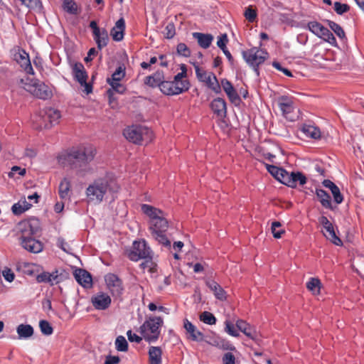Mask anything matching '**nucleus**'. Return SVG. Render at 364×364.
I'll use <instances>...</instances> for the list:
<instances>
[{
    "mask_svg": "<svg viewBox=\"0 0 364 364\" xmlns=\"http://www.w3.org/2000/svg\"><path fill=\"white\" fill-rule=\"evenodd\" d=\"M267 169L275 179L283 184L287 173L285 169L274 165H267Z\"/></svg>",
    "mask_w": 364,
    "mask_h": 364,
    "instance_id": "obj_36",
    "label": "nucleus"
},
{
    "mask_svg": "<svg viewBox=\"0 0 364 364\" xmlns=\"http://www.w3.org/2000/svg\"><path fill=\"white\" fill-rule=\"evenodd\" d=\"M350 6L346 4H341L338 1L334 3V10L339 15L348 12Z\"/></svg>",
    "mask_w": 364,
    "mask_h": 364,
    "instance_id": "obj_52",
    "label": "nucleus"
},
{
    "mask_svg": "<svg viewBox=\"0 0 364 364\" xmlns=\"http://www.w3.org/2000/svg\"><path fill=\"white\" fill-rule=\"evenodd\" d=\"M164 77L163 72H156L152 75L148 76L145 79V84L152 87H159L161 90V85L164 82Z\"/></svg>",
    "mask_w": 364,
    "mask_h": 364,
    "instance_id": "obj_31",
    "label": "nucleus"
},
{
    "mask_svg": "<svg viewBox=\"0 0 364 364\" xmlns=\"http://www.w3.org/2000/svg\"><path fill=\"white\" fill-rule=\"evenodd\" d=\"M206 285L213 292L218 299L221 301L226 299V292L214 280H208Z\"/></svg>",
    "mask_w": 364,
    "mask_h": 364,
    "instance_id": "obj_33",
    "label": "nucleus"
},
{
    "mask_svg": "<svg viewBox=\"0 0 364 364\" xmlns=\"http://www.w3.org/2000/svg\"><path fill=\"white\" fill-rule=\"evenodd\" d=\"M119 187L117 182L108 177L98 178L88 186L86 189V196L88 201L95 204L100 203L105 195L109 191L112 193L117 192Z\"/></svg>",
    "mask_w": 364,
    "mask_h": 364,
    "instance_id": "obj_4",
    "label": "nucleus"
},
{
    "mask_svg": "<svg viewBox=\"0 0 364 364\" xmlns=\"http://www.w3.org/2000/svg\"><path fill=\"white\" fill-rule=\"evenodd\" d=\"M24 176L26 174V169L19 166H14L11 168V171L9 173V177L14 178L16 175Z\"/></svg>",
    "mask_w": 364,
    "mask_h": 364,
    "instance_id": "obj_57",
    "label": "nucleus"
},
{
    "mask_svg": "<svg viewBox=\"0 0 364 364\" xmlns=\"http://www.w3.org/2000/svg\"><path fill=\"white\" fill-rule=\"evenodd\" d=\"M72 74L74 79L77 81L81 86L84 87L86 94L92 92V86L87 82V74L84 65L81 63H75L72 65Z\"/></svg>",
    "mask_w": 364,
    "mask_h": 364,
    "instance_id": "obj_13",
    "label": "nucleus"
},
{
    "mask_svg": "<svg viewBox=\"0 0 364 364\" xmlns=\"http://www.w3.org/2000/svg\"><path fill=\"white\" fill-rule=\"evenodd\" d=\"M223 87L231 102L235 104L240 102V97L229 80L227 79H223L220 84V87Z\"/></svg>",
    "mask_w": 364,
    "mask_h": 364,
    "instance_id": "obj_20",
    "label": "nucleus"
},
{
    "mask_svg": "<svg viewBox=\"0 0 364 364\" xmlns=\"http://www.w3.org/2000/svg\"><path fill=\"white\" fill-rule=\"evenodd\" d=\"M149 364H161L162 350L160 347L151 346L149 349Z\"/></svg>",
    "mask_w": 364,
    "mask_h": 364,
    "instance_id": "obj_35",
    "label": "nucleus"
},
{
    "mask_svg": "<svg viewBox=\"0 0 364 364\" xmlns=\"http://www.w3.org/2000/svg\"><path fill=\"white\" fill-rule=\"evenodd\" d=\"M304 28L308 29L312 33L323 38L331 44L336 43V38L333 33L321 23L316 21H311L303 26Z\"/></svg>",
    "mask_w": 364,
    "mask_h": 364,
    "instance_id": "obj_11",
    "label": "nucleus"
},
{
    "mask_svg": "<svg viewBox=\"0 0 364 364\" xmlns=\"http://www.w3.org/2000/svg\"><path fill=\"white\" fill-rule=\"evenodd\" d=\"M16 332L20 339H26L33 334V328L29 324H20L16 328Z\"/></svg>",
    "mask_w": 364,
    "mask_h": 364,
    "instance_id": "obj_39",
    "label": "nucleus"
},
{
    "mask_svg": "<svg viewBox=\"0 0 364 364\" xmlns=\"http://www.w3.org/2000/svg\"><path fill=\"white\" fill-rule=\"evenodd\" d=\"M280 227H281V223L278 221H274L272 223V227H271L272 232L273 234V236L275 238H280L282 237V234L284 233V230H283L282 229L277 230Z\"/></svg>",
    "mask_w": 364,
    "mask_h": 364,
    "instance_id": "obj_49",
    "label": "nucleus"
},
{
    "mask_svg": "<svg viewBox=\"0 0 364 364\" xmlns=\"http://www.w3.org/2000/svg\"><path fill=\"white\" fill-rule=\"evenodd\" d=\"M57 246L65 252H68L70 250L69 245L63 238L58 239Z\"/></svg>",
    "mask_w": 364,
    "mask_h": 364,
    "instance_id": "obj_62",
    "label": "nucleus"
},
{
    "mask_svg": "<svg viewBox=\"0 0 364 364\" xmlns=\"http://www.w3.org/2000/svg\"><path fill=\"white\" fill-rule=\"evenodd\" d=\"M23 4L36 11H41L43 6L40 0H20Z\"/></svg>",
    "mask_w": 364,
    "mask_h": 364,
    "instance_id": "obj_42",
    "label": "nucleus"
},
{
    "mask_svg": "<svg viewBox=\"0 0 364 364\" xmlns=\"http://www.w3.org/2000/svg\"><path fill=\"white\" fill-rule=\"evenodd\" d=\"M211 344L223 350L231 351L235 350V346L229 341L221 337L215 338Z\"/></svg>",
    "mask_w": 364,
    "mask_h": 364,
    "instance_id": "obj_40",
    "label": "nucleus"
},
{
    "mask_svg": "<svg viewBox=\"0 0 364 364\" xmlns=\"http://www.w3.org/2000/svg\"><path fill=\"white\" fill-rule=\"evenodd\" d=\"M125 76V70L122 66L118 67L110 78H107V81L120 82Z\"/></svg>",
    "mask_w": 364,
    "mask_h": 364,
    "instance_id": "obj_43",
    "label": "nucleus"
},
{
    "mask_svg": "<svg viewBox=\"0 0 364 364\" xmlns=\"http://www.w3.org/2000/svg\"><path fill=\"white\" fill-rule=\"evenodd\" d=\"M321 283L318 278L311 277L306 283V288L314 294H319Z\"/></svg>",
    "mask_w": 364,
    "mask_h": 364,
    "instance_id": "obj_41",
    "label": "nucleus"
},
{
    "mask_svg": "<svg viewBox=\"0 0 364 364\" xmlns=\"http://www.w3.org/2000/svg\"><path fill=\"white\" fill-rule=\"evenodd\" d=\"M235 325L237 328L242 332L246 336L253 341L257 340L258 335L257 331L245 321L238 319L237 320Z\"/></svg>",
    "mask_w": 364,
    "mask_h": 364,
    "instance_id": "obj_22",
    "label": "nucleus"
},
{
    "mask_svg": "<svg viewBox=\"0 0 364 364\" xmlns=\"http://www.w3.org/2000/svg\"><path fill=\"white\" fill-rule=\"evenodd\" d=\"M58 194L63 200H70L71 196V182L68 178H64L60 183Z\"/></svg>",
    "mask_w": 364,
    "mask_h": 364,
    "instance_id": "obj_28",
    "label": "nucleus"
},
{
    "mask_svg": "<svg viewBox=\"0 0 364 364\" xmlns=\"http://www.w3.org/2000/svg\"><path fill=\"white\" fill-rule=\"evenodd\" d=\"M110 296L104 292H98L93 295L91 298V302L95 309L97 310H105L111 304Z\"/></svg>",
    "mask_w": 364,
    "mask_h": 364,
    "instance_id": "obj_18",
    "label": "nucleus"
},
{
    "mask_svg": "<svg viewBox=\"0 0 364 364\" xmlns=\"http://www.w3.org/2000/svg\"><path fill=\"white\" fill-rule=\"evenodd\" d=\"M183 327L188 334V338L194 341H203V334L202 332L198 331L196 327L188 319L183 321Z\"/></svg>",
    "mask_w": 364,
    "mask_h": 364,
    "instance_id": "obj_21",
    "label": "nucleus"
},
{
    "mask_svg": "<svg viewBox=\"0 0 364 364\" xmlns=\"http://www.w3.org/2000/svg\"><path fill=\"white\" fill-rule=\"evenodd\" d=\"M36 280L39 283L44 282L54 285L60 282V278L58 271H55L52 273L43 272L36 277Z\"/></svg>",
    "mask_w": 364,
    "mask_h": 364,
    "instance_id": "obj_26",
    "label": "nucleus"
},
{
    "mask_svg": "<svg viewBox=\"0 0 364 364\" xmlns=\"http://www.w3.org/2000/svg\"><path fill=\"white\" fill-rule=\"evenodd\" d=\"M278 106L282 114L288 120L293 122L297 118L295 113L296 106L294 101L288 97L282 96L278 100Z\"/></svg>",
    "mask_w": 364,
    "mask_h": 364,
    "instance_id": "obj_12",
    "label": "nucleus"
},
{
    "mask_svg": "<svg viewBox=\"0 0 364 364\" xmlns=\"http://www.w3.org/2000/svg\"><path fill=\"white\" fill-rule=\"evenodd\" d=\"M116 349L119 351L126 352L128 350V343L122 336L117 337L115 341Z\"/></svg>",
    "mask_w": 364,
    "mask_h": 364,
    "instance_id": "obj_44",
    "label": "nucleus"
},
{
    "mask_svg": "<svg viewBox=\"0 0 364 364\" xmlns=\"http://www.w3.org/2000/svg\"><path fill=\"white\" fill-rule=\"evenodd\" d=\"M128 258L134 262H137L141 258H151L154 252L145 240H135L129 250H127Z\"/></svg>",
    "mask_w": 364,
    "mask_h": 364,
    "instance_id": "obj_8",
    "label": "nucleus"
},
{
    "mask_svg": "<svg viewBox=\"0 0 364 364\" xmlns=\"http://www.w3.org/2000/svg\"><path fill=\"white\" fill-rule=\"evenodd\" d=\"M318 221L323 228V235L334 245L337 246L342 245L341 240L336 235L334 228L326 216H321Z\"/></svg>",
    "mask_w": 364,
    "mask_h": 364,
    "instance_id": "obj_15",
    "label": "nucleus"
},
{
    "mask_svg": "<svg viewBox=\"0 0 364 364\" xmlns=\"http://www.w3.org/2000/svg\"><path fill=\"white\" fill-rule=\"evenodd\" d=\"M74 276L81 286L85 288L90 287L92 286V277L91 274L85 269H77L74 272Z\"/></svg>",
    "mask_w": 364,
    "mask_h": 364,
    "instance_id": "obj_24",
    "label": "nucleus"
},
{
    "mask_svg": "<svg viewBox=\"0 0 364 364\" xmlns=\"http://www.w3.org/2000/svg\"><path fill=\"white\" fill-rule=\"evenodd\" d=\"M246 63L251 66L257 75H259L258 67L262 65L268 57V53L264 50L254 47L242 53Z\"/></svg>",
    "mask_w": 364,
    "mask_h": 364,
    "instance_id": "obj_9",
    "label": "nucleus"
},
{
    "mask_svg": "<svg viewBox=\"0 0 364 364\" xmlns=\"http://www.w3.org/2000/svg\"><path fill=\"white\" fill-rule=\"evenodd\" d=\"M123 134L128 141L137 144L149 143L154 138L153 132L147 127L141 125L127 127L124 129Z\"/></svg>",
    "mask_w": 364,
    "mask_h": 364,
    "instance_id": "obj_6",
    "label": "nucleus"
},
{
    "mask_svg": "<svg viewBox=\"0 0 364 364\" xmlns=\"http://www.w3.org/2000/svg\"><path fill=\"white\" fill-rule=\"evenodd\" d=\"M224 364H235V355L231 353H225L223 357Z\"/></svg>",
    "mask_w": 364,
    "mask_h": 364,
    "instance_id": "obj_61",
    "label": "nucleus"
},
{
    "mask_svg": "<svg viewBox=\"0 0 364 364\" xmlns=\"http://www.w3.org/2000/svg\"><path fill=\"white\" fill-rule=\"evenodd\" d=\"M175 34H176L175 25L173 24V23L170 22L165 27L164 36H166V38L170 39V38H172L175 36Z\"/></svg>",
    "mask_w": 364,
    "mask_h": 364,
    "instance_id": "obj_54",
    "label": "nucleus"
},
{
    "mask_svg": "<svg viewBox=\"0 0 364 364\" xmlns=\"http://www.w3.org/2000/svg\"><path fill=\"white\" fill-rule=\"evenodd\" d=\"M14 58L27 74L34 75L29 55L25 50H19L14 55Z\"/></svg>",
    "mask_w": 364,
    "mask_h": 364,
    "instance_id": "obj_19",
    "label": "nucleus"
},
{
    "mask_svg": "<svg viewBox=\"0 0 364 364\" xmlns=\"http://www.w3.org/2000/svg\"><path fill=\"white\" fill-rule=\"evenodd\" d=\"M194 68L196 77L199 81L205 83L209 89L216 94L220 92V85L213 73L207 72L196 64H194Z\"/></svg>",
    "mask_w": 364,
    "mask_h": 364,
    "instance_id": "obj_10",
    "label": "nucleus"
},
{
    "mask_svg": "<svg viewBox=\"0 0 364 364\" xmlns=\"http://www.w3.org/2000/svg\"><path fill=\"white\" fill-rule=\"evenodd\" d=\"M39 327L41 333L46 336H50L53 333V329L51 325L45 320H41L39 322Z\"/></svg>",
    "mask_w": 364,
    "mask_h": 364,
    "instance_id": "obj_48",
    "label": "nucleus"
},
{
    "mask_svg": "<svg viewBox=\"0 0 364 364\" xmlns=\"http://www.w3.org/2000/svg\"><path fill=\"white\" fill-rule=\"evenodd\" d=\"M163 324L164 321L161 317H149L141 326V333L146 341L149 343L155 342L159 337L161 332L160 328Z\"/></svg>",
    "mask_w": 364,
    "mask_h": 364,
    "instance_id": "obj_7",
    "label": "nucleus"
},
{
    "mask_svg": "<svg viewBox=\"0 0 364 364\" xmlns=\"http://www.w3.org/2000/svg\"><path fill=\"white\" fill-rule=\"evenodd\" d=\"M125 31V21L123 18H120L111 30V36L114 41H120L124 38Z\"/></svg>",
    "mask_w": 364,
    "mask_h": 364,
    "instance_id": "obj_27",
    "label": "nucleus"
},
{
    "mask_svg": "<svg viewBox=\"0 0 364 364\" xmlns=\"http://www.w3.org/2000/svg\"><path fill=\"white\" fill-rule=\"evenodd\" d=\"M141 259L144 260L140 264V267L142 269H148L149 271H151L154 268L155 264L153 262V257L141 258Z\"/></svg>",
    "mask_w": 364,
    "mask_h": 364,
    "instance_id": "obj_55",
    "label": "nucleus"
},
{
    "mask_svg": "<svg viewBox=\"0 0 364 364\" xmlns=\"http://www.w3.org/2000/svg\"><path fill=\"white\" fill-rule=\"evenodd\" d=\"M44 117H46L49 128L59 123L61 118L60 112L53 107L43 109Z\"/></svg>",
    "mask_w": 364,
    "mask_h": 364,
    "instance_id": "obj_25",
    "label": "nucleus"
},
{
    "mask_svg": "<svg viewBox=\"0 0 364 364\" xmlns=\"http://www.w3.org/2000/svg\"><path fill=\"white\" fill-rule=\"evenodd\" d=\"M119 362L118 356L108 355L106 357L105 364H117Z\"/></svg>",
    "mask_w": 364,
    "mask_h": 364,
    "instance_id": "obj_64",
    "label": "nucleus"
},
{
    "mask_svg": "<svg viewBox=\"0 0 364 364\" xmlns=\"http://www.w3.org/2000/svg\"><path fill=\"white\" fill-rule=\"evenodd\" d=\"M16 83L18 87L37 98L48 100L53 95L52 89L39 80L26 77L18 80Z\"/></svg>",
    "mask_w": 364,
    "mask_h": 364,
    "instance_id": "obj_5",
    "label": "nucleus"
},
{
    "mask_svg": "<svg viewBox=\"0 0 364 364\" xmlns=\"http://www.w3.org/2000/svg\"><path fill=\"white\" fill-rule=\"evenodd\" d=\"M141 209L149 218V230L152 237L164 247H171V242L166 235L168 228L166 214L161 209L148 204H142Z\"/></svg>",
    "mask_w": 364,
    "mask_h": 364,
    "instance_id": "obj_2",
    "label": "nucleus"
},
{
    "mask_svg": "<svg viewBox=\"0 0 364 364\" xmlns=\"http://www.w3.org/2000/svg\"><path fill=\"white\" fill-rule=\"evenodd\" d=\"M193 36L197 40L199 46L203 48H208L213 41V36L211 34H205L202 33L195 32L193 33Z\"/></svg>",
    "mask_w": 364,
    "mask_h": 364,
    "instance_id": "obj_34",
    "label": "nucleus"
},
{
    "mask_svg": "<svg viewBox=\"0 0 364 364\" xmlns=\"http://www.w3.org/2000/svg\"><path fill=\"white\" fill-rule=\"evenodd\" d=\"M244 16L249 22H254L257 18V12L251 6L246 8Z\"/></svg>",
    "mask_w": 364,
    "mask_h": 364,
    "instance_id": "obj_51",
    "label": "nucleus"
},
{
    "mask_svg": "<svg viewBox=\"0 0 364 364\" xmlns=\"http://www.w3.org/2000/svg\"><path fill=\"white\" fill-rule=\"evenodd\" d=\"M190 87L189 83L178 82L174 80L165 81L161 85V91L166 95H176L187 91Z\"/></svg>",
    "mask_w": 364,
    "mask_h": 364,
    "instance_id": "obj_14",
    "label": "nucleus"
},
{
    "mask_svg": "<svg viewBox=\"0 0 364 364\" xmlns=\"http://www.w3.org/2000/svg\"><path fill=\"white\" fill-rule=\"evenodd\" d=\"M225 331L231 336L238 337L239 332L235 328L234 324L229 320L225 321Z\"/></svg>",
    "mask_w": 364,
    "mask_h": 364,
    "instance_id": "obj_47",
    "label": "nucleus"
},
{
    "mask_svg": "<svg viewBox=\"0 0 364 364\" xmlns=\"http://www.w3.org/2000/svg\"><path fill=\"white\" fill-rule=\"evenodd\" d=\"M210 107L213 113L219 118L222 119L226 116V102L223 98L218 97L214 99L210 104Z\"/></svg>",
    "mask_w": 364,
    "mask_h": 364,
    "instance_id": "obj_23",
    "label": "nucleus"
},
{
    "mask_svg": "<svg viewBox=\"0 0 364 364\" xmlns=\"http://www.w3.org/2000/svg\"><path fill=\"white\" fill-rule=\"evenodd\" d=\"M107 82L112 89L117 93L123 94L126 90L125 86L120 82L107 81Z\"/></svg>",
    "mask_w": 364,
    "mask_h": 364,
    "instance_id": "obj_53",
    "label": "nucleus"
},
{
    "mask_svg": "<svg viewBox=\"0 0 364 364\" xmlns=\"http://www.w3.org/2000/svg\"><path fill=\"white\" fill-rule=\"evenodd\" d=\"M329 27L333 32L340 38H343L345 37V32L343 29L338 23L329 21Z\"/></svg>",
    "mask_w": 364,
    "mask_h": 364,
    "instance_id": "obj_50",
    "label": "nucleus"
},
{
    "mask_svg": "<svg viewBox=\"0 0 364 364\" xmlns=\"http://www.w3.org/2000/svg\"><path fill=\"white\" fill-rule=\"evenodd\" d=\"M322 184L326 188H328L333 196L334 201L337 204H341L343 200V197L341 193L339 188L331 181L326 179L322 182Z\"/></svg>",
    "mask_w": 364,
    "mask_h": 364,
    "instance_id": "obj_30",
    "label": "nucleus"
},
{
    "mask_svg": "<svg viewBox=\"0 0 364 364\" xmlns=\"http://www.w3.org/2000/svg\"><path fill=\"white\" fill-rule=\"evenodd\" d=\"M63 6V9L69 14H76L77 13V6L72 0H65Z\"/></svg>",
    "mask_w": 364,
    "mask_h": 364,
    "instance_id": "obj_46",
    "label": "nucleus"
},
{
    "mask_svg": "<svg viewBox=\"0 0 364 364\" xmlns=\"http://www.w3.org/2000/svg\"><path fill=\"white\" fill-rule=\"evenodd\" d=\"M176 49H177L178 54L180 55L188 57L191 54V51H190L189 48L183 43H178Z\"/></svg>",
    "mask_w": 364,
    "mask_h": 364,
    "instance_id": "obj_56",
    "label": "nucleus"
},
{
    "mask_svg": "<svg viewBox=\"0 0 364 364\" xmlns=\"http://www.w3.org/2000/svg\"><path fill=\"white\" fill-rule=\"evenodd\" d=\"M94 39L97 45L98 49L101 50L107 45L109 37L107 31L105 28L99 31L98 33L93 34Z\"/></svg>",
    "mask_w": 364,
    "mask_h": 364,
    "instance_id": "obj_38",
    "label": "nucleus"
},
{
    "mask_svg": "<svg viewBox=\"0 0 364 364\" xmlns=\"http://www.w3.org/2000/svg\"><path fill=\"white\" fill-rule=\"evenodd\" d=\"M301 130L307 137L314 139H318L321 138V133L320 129L313 124H304L301 127Z\"/></svg>",
    "mask_w": 364,
    "mask_h": 364,
    "instance_id": "obj_32",
    "label": "nucleus"
},
{
    "mask_svg": "<svg viewBox=\"0 0 364 364\" xmlns=\"http://www.w3.org/2000/svg\"><path fill=\"white\" fill-rule=\"evenodd\" d=\"M18 230L21 232V244L25 250L33 253H38L43 250V244L31 237L40 230V221L37 218L21 222Z\"/></svg>",
    "mask_w": 364,
    "mask_h": 364,
    "instance_id": "obj_3",
    "label": "nucleus"
},
{
    "mask_svg": "<svg viewBox=\"0 0 364 364\" xmlns=\"http://www.w3.org/2000/svg\"><path fill=\"white\" fill-rule=\"evenodd\" d=\"M127 336L128 337V340L130 342H135L136 343H139L142 340L141 337L139 336L137 334L133 333L131 330H129L127 332Z\"/></svg>",
    "mask_w": 364,
    "mask_h": 364,
    "instance_id": "obj_60",
    "label": "nucleus"
},
{
    "mask_svg": "<svg viewBox=\"0 0 364 364\" xmlns=\"http://www.w3.org/2000/svg\"><path fill=\"white\" fill-rule=\"evenodd\" d=\"M307 178L304 173L300 171H291L287 173L285 180L283 184L290 188H296L297 185L304 186L306 184Z\"/></svg>",
    "mask_w": 364,
    "mask_h": 364,
    "instance_id": "obj_17",
    "label": "nucleus"
},
{
    "mask_svg": "<svg viewBox=\"0 0 364 364\" xmlns=\"http://www.w3.org/2000/svg\"><path fill=\"white\" fill-rule=\"evenodd\" d=\"M200 319L203 323L209 325H213L216 323V318L215 316L208 311L203 312L200 316Z\"/></svg>",
    "mask_w": 364,
    "mask_h": 364,
    "instance_id": "obj_45",
    "label": "nucleus"
},
{
    "mask_svg": "<svg viewBox=\"0 0 364 364\" xmlns=\"http://www.w3.org/2000/svg\"><path fill=\"white\" fill-rule=\"evenodd\" d=\"M95 154L96 150L92 146L82 145L60 155L58 161L63 165L70 164L77 174L84 176L91 171L90 163L94 159Z\"/></svg>",
    "mask_w": 364,
    "mask_h": 364,
    "instance_id": "obj_1",
    "label": "nucleus"
},
{
    "mask_svg": "<svg viewBox=\"0 0 364 364\" xmlns=\"http://www.w3.org/2000/svg\"><path fill=\"white\" fill-rule=\"evenodd\" d=\"M43 109L35 113L31 117L33 127L36 129H49L46 117L43 116Z\"/></svg>",
    "mask_w": 364,
    "mask_h": 364,
    "instance_id": "obj_29",
    "label": "nucleus"
},
{
    "mask_svg": "<svg viewBox=\"0 0 364 364\" xmlns=\"http://www.w3.org/2000/svg\"><path fill=\"white\" fill-rule=\"evenodd\" d=\"M228 42V36L226 33H223L218 36L217 46L223 50L226 48V44Z\"/></svg>",
    "mask_w": 364,
    "mask_h": 364,
    "instance_id": "obj_58",
    "label": "nucleus"
},
{
    "mask_svg": "<svg viewBox=\"0 0 364 364\" xmlns=\"http://www.w3.org/2000/svg\"><path fill=\"white\" fill-rule=\"evenodd\" d=\"M2 275L5 280L9 282H13L15 278L14 273L12 272L11 269L7 267L2 271Z\"/></svg>",
    "mask_w": 364,
    "mask_h": 364,
    "instance_id": "obj_59",
    "label": "nucleus"
},
{
    "mask_svg": "<svg viewBox=\"0 0 364 364\" xmlns=\"http://www.w3.org/2000/svg\"><path fill=\"white\" fill-rule=\"evenodd\" d=\"M316 195L322 206L328 209H333L331 197L326 191L317 188L316 190Z\"/></svg>",
    "mask_w": 364,
    "mask_h": 364,
    "instance_id": "obj_37",
    "label": "nucleus"
},
{
    "mask_svg": "<svg viewBox=\"0 0 364 364\" xmlns=\"http://www.w3.org/2000/svg\"><path fill=\"white\" fill-rule=\"evenodd\" d=\"M21 205V203L18 202L12 205L11 210L14 215H18L25 212L23 210Z\"/></svg>",
    "mask_w": 364,
    "mask_h": 364,
    "instance_id": "obj_63",
    "label": "nucleus"
},
{
    "mask_svg": "<svg viewBox=\"0 0 364 364\" xmlns=\"http://www.w3.org/2000/svg\"><path fill=\"white\" fill-rule=\"evenodd\" d=\"M107 288L114 296H120L123 291L122 281L114 274H107L105 277Z\"/></svg>",
    "mask_w": 364,
    "mask_h": 364,
    "instance_id": "obj_16",
    "label": "nucleus"
}]
</instances>
